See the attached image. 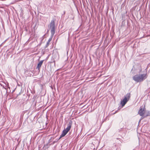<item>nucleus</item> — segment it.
<instances>
[{
  "mask_svg": "<svg viewBox=\"0 0 150 150\" xmlns=\"http://www.w3.org/2000/svg\"><path fill=\"white\" fill-rule=\"evenodd\" d=\"M147 78L146 74H137L134 76L133 79L137 82H140L143 81Z\"/></svg>",
  "mask_w": 150,
  "mask_h": 150,
  "instance_id": "nucleus-1",
  "label": "nucleus"
},
{
  "mask_svg": "<svg viewBox=\"0 0 150 150\" xmlns=\"http://www.w3.org/2000/svg\"><path fill=\"white\" fill-rule=\"evenodd\" d=\"M72 125V122L71 121H70L67 125V127L65 129H64L62 131L61 134L60 135L59 139H60L61 138L64 137L68 133L69 131L70 130L71 125Z\"/></svg>",
  "mask_w": 150,
  "mask_h": 150,
  "instance_id": "nucleus-2",
  "label": "nucleus"
},
{
  "mask_svg": "<svg viewBox=\"0 0 150 150\" xmlns=\"http://www.w3.org/2000/svg\"><path fill=\"white\" fill-rule=\"evenodd\" d=\"M50 29L51 33V36L52 37L55 33V27L54 20H53L51 21L50 25Z\"/></svg>",
  "mask_w": 150,
  "mask_h": 150,
  "instance_id": "nucleus-3",
  "label": "nucleus"
},
{
  "mask_svg": "<svg viewBox=\"0 0 150 150\" xmlns=\"http://www.w3.org/2000/svg\"><path fill=\"white\" fill-rule=\"evenodd\" d=\"M145 107H144L143 108H140V109L139 110L138 113L141 116H143L145 112Z\"/></svg>",
  "mask_w": 150,
  "mask_h": 150,
  "instance_id": "nucleus-4",
  "label": "nucleus"
},
{
  "mask_svg": "<svg viewBox=\"0 0 150 150\" xmlns=\"http://www.w3.org/2000/svg\"><path fill=\"white\" fill-rule=\"evenodd\" d=\"M128 101V99H127L126 97H124L123 100L121 101L120 103L122 106V107L124 106Z\"/></svg>",
  "mask_w": 150,
  "mask_h": 150,
  "instance_id": "nucleus-5",
  "label": "nucleus"
},
{
  "mask_svg": "<svg viewBox=\"0 0 150 150\" xmlns=\"http://www.w3.org/2000/svg\"><path fill=\"white\" fill-rule=\"evenodd\" d=\"M44 61V60H42L40 61V62L38 64L37 67L36 69L40 71V68L41 67Z\"/></svg>",
  "mask_w": 150,
  "mask_h": 150,
  "instance_id": "nucleus-6",
  "label": "nucleus"
},
{
  "mask_svg": "<svg viewBox=\"0 0 150 150\" xmlns=\"http://www.w3.org/2000/svg\"><path fill=\"white\" fill-rule=\"evenodd\" d=\"M52 36H51V38H50L48 40L46 45V47H48L49 45V44L50 42L52 40Z\"/></svg>",
  "mask_w": 150,
  "mask_h": 150,
  "instance_id": "nucleus-7",
  "label": "nucleus"
},
{
  "mask_svg": "<svg viewBox=\"0 0 150 150\" xmlns=\"http://www.w3.org/2000/svg\"><path fill=\"white\" fill-rule=\"evenodd\" d=\"M125 97H126L129 100L130 97V93H127L126 96H125Z\"/></svg>",
  "mask_w": 150,
  "mask_h": 150,
  "instance_id": "nucleus-8",
  "label": "nucleus"
},
{
  "mask_svg": "<svg viewBox=\"0 0 150 150\" xmlns=\"http://www.w3.org/2000/svg\"><path fill=\"white\" fill-rule=\"evenodd\" d=\"M65 11H64V14H65Z\"/></svg>",
  "mask_w": 150,
  "mask_h": 150,
  "instance_id": "nucleus-9",
  "label": "nucleus"
}]
</instances>
